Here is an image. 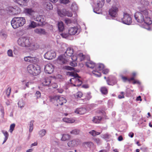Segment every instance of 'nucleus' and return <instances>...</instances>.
Listing matches in <instances>:
<instances>
[{"label": "nucleus", "instance_id": "obj_1", "mask_svg": "<svg viewBox=\"0 0 152 152\" xmlns=\"http://www.w3.org/2000/svg\"><path fill=\"white\" fill-rule=\"evenodd\" d=\"M134 16L136 20L139 23L144 22L148 25L152 23V21L149 15V11L147 9L141 10L140 12H136Z\"/></svg>", "mask_w": 152, "mask_h": 152}, {"label": "nucleus", "instance_id": "obj_2", "mask_svg": "<svg viewBox=\"0 0 152 152\" xmlns=\"http://www.w3.org/2000/svg\"><path fill=\"white\" fill-rule=\"evenodd\" d=\"M26 22L24 17H15L11 21V24L14 28L16 29L23 26L26 23Z\"/></svg>", "mask_w": 152, "mask_h": 152}, {"label": "nucleus", "instance_id": "obj_3", "mask_svg": "<svg viewBox=\"0 0 152 152\" xmlns=\"http://www.w3.org/2000/svg\"><path fill=\"white\" fill-rule=\"evenodd\" d=\"M28 72L30 74L34 76H36L41 72L40 66L37 65L30 64L27 67Z\"/></svg>", "mask_w": 152, "mask_h": 152}, {"label": "nucleus", "instance_id": "obj_4", "mask_svg": "<svg viewBox=\"0 0 152 152\" xmlns=\"http://www.w3.org/2000/svg\"><path fill=\"white\" fill-rule=\"evenodd\" d=\"M69 75L72 77L70 80V81L74 86H79L81 85L82 82L80 79L77 73H75L72 72H69Z\"/></svg>", "mask_w": 152, "mask_h": 152}, {"label": "nucleus", "instance_id": "obj_5", "mask_svg": "<svg viewBox=\"0 0 152 152\" xmlns=\"http://www.w3.org/2000/svg\"><path fill=\"white\" fill-rule=\"evenodd\" d=\"M17 42L18 44L21 47L28 48L30 46L31 40L28 37H22L18 39Z\"/></svg>", "mask_w": 152, "mask_h": 152}, {"label": "nucleus", "instance_id": "obj_6", "mask_svg": "<svg viewBox=\"0 0 152 152\" xmlns=\"http://www.w3.org/2000/svg\"><path fill=\"white\" fill-rule=\"evenodd\" d=\"M118 21L128 25H130L132 22V18L130 15L127 13H124L123 18L119 19Z\"/></svg>", "mask_w": 152, "mask_h": 152}, {"label": "nucleus", "instance_id": "obj_7", "mask_svg": "<svg viewBox=\"0 0 152 152\" xmlns=\"http://www.w3.org/2000/svg\"><path fill=\"white\" fill-rule=\"evenodd\" d=\"M104 3V0H99L97 3V6L98 7H95L93 9L94 12L98 14L102 13L101 8L103 6Z\"/></svg>", "mask_w": 152, "mask_h": 152}, {"label": "nucleus", "instance_id": "obj_8", "mask_svg": "<svg viewBox=\"0 0 152 152\" xmlns=\"http://www.w3.org/2000/svg\"><path fill=\"white\" fill-rule=\"evenodd\" d=\"M104 68V65L102 64H99L96 65L95 68L96 70H94L92 71V73L95 76L97 77H100L101 76V73L98 71L102 70Z\"/></svg>", "mask_w": 152, "mask_h": 152}, {"label": "nucleus", "instance_id": "obj_9", "mask_svg": "<svg viewBox=\"0 0 152 152\" xmlns=\"http://www.w3.org/2000/svg\"><path fill=\"white\" fill-rule=\"evenodd\" d=\"M68 57L64 54L59 56L56 60L57 63L60 64H65L68 61Z\"/></svg>", "mask_w": 152, "mask_h": 152}, {"label": "nucleus", "instance_id": "obj_10", "mask_svg": "<svg viewBox=\"0 0 152 152\" xmlns=\"http://www.w3.org/2000/svg\"><path fill=\"white\" fill-rule=\"evenodd\" d=\"M56 56V52L54 50H51L48 51L44 55V57L45 58L51 60L55 58Z\"/></svg>", "mask_w": 152, "mask_h": 152}, {"label": "nucleus", "instance_id": "obj_11", "mask_svg": "<svg viewBox=\"0 0 152 152\" xmlns=\"http://www.w3.org/2000/svg\"><path fill=\"white\" fill-rule=\"evenodd\" d=\"M118 11V7L115 6L113 5L110 8L109 11V15L112 17H115L117 15V13Z\"/></svg>", "mask_w": 152, "mask_h": 152}, {"label": "nucleus", "instance_id": "obj_12", "mask_svg": "<svg viewBox=\"0 0 152 152\" xmlns=\"http://www.w3.org/2000/svg\"><path fill=\"white\" fill-rule=\"evenodd\" d=\"M54 70L53 66L51 64H48L45 66L44 71L45 72L48 74L52 73Z\"/></svg>", "mask_w": 152, "mask_h": 152}, {"label": "nucleus", "instance_id": "obj_13", "mask_svg": "<svg viewBox=\"0 0 152 152\" xmlns=\"http://www.w3.org/2000/svg\"><path fill=\"white\" fill-rule=\"evenodd\" d=\"M24 60L25 61L27 62L31 63H35L38 61V59L36 57L31 56L25 57L24 58Z\"/></svg>", "mask_w": 152, "mask_h": 152}, {"label": "nucleus", "instance_id": "obj_14", "mask_svg": "<svg viewBox=\"0 0 152 152\" xmlns=\"http://www.w3.org/2000/svg\"><path fill=\"white\" fill-rule=\"evenodd\" d=\"M80 141L79 139H76L69 141L67 144L69 147H74L77 146L80 143Z\"/></svg>", "mask_w": 152, "mask_h": 152}, {"label": "nucleus", "instance_id": "obj_15", "mask_svg": "<svg viewBox=\"0 0 152 152\" xmlns=\"http://www.w3.org/2000/svg\"><path fill=\"white\" fill-rule=\"evenodd\" d=\"M69 34L71 35H75L76 33L79 34L80 32V30L77 27H71L69 29Z\"/></svg>", "mask_w": 152, "mask_h": 152}, {"label": "nucleus", "instance_id": "obj_16", "mask_svg": "<svg viewBox=\"0 0 152 152\" xmlns=\"http://www.w3.org/2000/svg\"><path fill=\"white\" fill-rule=\"evenodd\" d=\"M24 12L27 15L30 16L31 18L34 16V14L35 13V11L31 8L25 9Z\"/></svg>", "mask_w": 152, "mask_h": 152}, {"label": "nucleus", "instance_id": "obj_17", "mask_svg": "<svg viewBox=\"0 0 152 152\" xmlns=\"http://www.w3.org/2000/svg\"><path fill=\"white\" fill-rule=\"evenodd\" d=\"M86 110L84 108H77L75 112L77 114L83 115L86 113Z\"/></svg>", "mask_w": 152, "mask_h": 152}, {"label": "nucleus", "instance_id": "obj_18", "mask_svg": "<svg viewBox=\"0 0 152 152\" xmlns=\"http://www.w3.org/2000/svg\"><path fill=\"white\" fill-rule=\"evenodd\" d=\"M73 48L71 47H68L64 54L66 56H67L68 57H70L73 54Z\"/></svg>", "mask_w": 152, "mask_h": 152}, {"label": "nucleus", "instance_id": "obj_19", "mask_svg": "<svg viewBox=\"0 0 152 152\" xmlns=\"http://www.w3.org/2000/svg\"><path fill=\"white\" fill-rule=\"evenodd\" d=\"M14 1L19 4L22 7L26 5V3L29 0H13Z\"/></svg>", "mask_w": 152, "mask_h": 152}, {"label": "nucleus", "instance_id": "obj_20", "mask_svg": "<svg viewBox=\"0 0 152 152\" xmlns=\"http://www.w3.org/2000/svg\"><path fill=\"white\" fill-rule=\"evenodd\" d=\"M66 100L64 97L59 96L57 100V102L60 105H62L64 104L66 102Z\"/></svg>", "mask_w": 152, "mask_h": 152}, {"label": "nucleus", "instance_id": "obj_21", "mask_svg": "<svg viewBox=\"0 0 152 152\" xmlns=\"http://www.w3.org/2000/svg\"><path fill=\"white\" fill-rule=\"evenodd\" d=\"M52 78L50 77L45 78L42 82V84L44 86H48L51 83Z\"/></svg>", "mask_w": 152, "mask_h": 152}, {"label": "nucleus", "instance_id": "obj_22", "mask_svg": "<svg viewBox=\"0 0 152 152\" xmlns=\"http://www.w3.org/2000/svg\"><path fill=\"white\" fill-rule=\"evenodd\" d=\"M39 45L36 43H32L31 42V44L29 48V49L32 50H35L39 48Z\"/></svg>", "mask_w": 152, "mask_h": 152}, {"label": "nucleus", "instance_id": "obj_23", "mask_svg": "<svg viewBox=\"0 0 152 152\" xmlns=\"http://www.w3.org/2000/svg\"><path fill=\"white\" fill-rule=\"evenodd\" d=\"M35 33L39 34H45L46 33L45 30L41 28H37L34 29Z\"/></svg>", "mask_w": 152, "mask_h": 152}, {"label": "nucleus", "instance_id": "obj_24", "mask_svg": "<svg viewBox=\"0 0 152 152\" xmlns=\"http://www.w3.org/2000/svg\"><path fill=\"white\" fill-rule=\"evenodd\" d=\"M46 133L47 131L46 130L42 129L38 132V134L40 137L42 138L46 135Z\"/></svg>", "mask_w": 152, "mask_h": 152}, {"label": "nucleus", "instance_id": "obj_25", "mask_svg": "<svg viewBox=\"0 0 152 152\" xmlns=\"http://www.w3.org/2000/svg\"><path fill=\"white\" fill-rule=\"evenodd\" d=\"M86 65L87 67L91 68H95L96 64L93 62L89 61L86 63Z\"/></svg>", "mask_w": 152, "mask_h": 152}, {"label": "nucleus", "instance_id": "obj_26", "mask_svg": "<svg viewBox=\"0 0 152 152\" xmlns=\"http://www.w3.org/2000/svg\"><path fill=\"white\" fill-rule=\"evenodd\" d=\"M58 29L60 32L62 31L64 29V26L63 23L60 21L58 22Z\"/></svg>", "mask_w": 152, "mask_h": 152}, {"label": "nucleus", "instance_id": "obj_27", "mask_svg": "<svg viewBox=\"0 0 152 152\" xmlns=\"http://www.w3.org/2000/svg\"><path fill=\"white\" fill-rule=\"evenodd\" d=\"M62 120L64 122L69 123H73L75 121V120L73 119L67 118H64Z\"/></svg>", "mask_w": 152, "mask_h": 152}, {"label": "nucleus", "instance_id": "obj_28", "mask_svg": "<svg viewBox=\"0 0 152 152\" xmlns=\"http://www.w3.org/2000/svg\"><path fill=\"white\" fill-rule=\"evenodd\" d=\"M44 7L47 10H50L53 8L52 5L49 2H46L44 4Z\"/></svg>", "mask_w": 152, "mask_h": 152}, {"label": "nucleus", "instance_id": "obj_29", "mask_svg": "<svg viewBox=\"0 0 152 152\" xmlns=\"http://www.w3.org/2000/svg\"><path fill=\"white\" fill-rule=\"evenodd\" d=\"M1 132L5 137V138H4V141L3 143H2V144H3L7 140L9 137V134L6 131L4 130H2Z\"/></svg>", "mask_w": 152, "mask_h": 152}, {"label": "nucleus", "instance_id": "obj_30", "mask_svg": "<svg viewBox=\"0 0 152 152\" xmlns=\"http://www.w3.org/2000/svg\"><path fill=\"white\" fill-rule=\"evenodd\" d=\"M102 119L101 116H96L93 118L92 121L94 123H99Z\"/></svg>", "mask_w": 152, "mask_h": 152}, {"label": "nucleus", "instance_id": "obj_31", "mask_svg": "<svg viewBox=\"0 0 152 152\" xmlns=\"http://www.w3.org/2000/svg\"><path fill=\"white\" fill-rule=\"evenodd\" d=\"M39 22L41 23L42 25H45L46 24L45 17L43 15H39Z\"/></svg>", "mask_w": 152, "mask_h": 152}, {"label": "nucleus", "instance_id": "obj_32", "mask_svg": "<svg viewBox=\"0 0 152 152\" xmlns=\"http://www.w3.org/2000/svg\"><path fill=\"white\" fill-rule=\"evenodd\" d=\"M9 12L10 15H15L18 13L15 9L13 7L10 8Z\"/></svg>", "mask_w": 152, "mask_h": 152}, {"label": "nucleus", "instance_id": "obj_33", "mask_svg": "<svg viewBox=\"0 0 152 152\" xmlns=\"http://www.w3.org/2000/svg\"><path fill=\"white\" fill-rule=\"evenodd\" d=\"M37 26V24L34 21H31V23L28 26V29L34 28L36 27Z\"/></svg>", "mask_w": 152, "mask_h": 152}, {"label": "nucleus", "instance_id": "obj_34", "mask_svg": "<svg viewBox=\"0 0 152 152\" xmlns=\"http://www.w3.org/2000/svg\"><path fill=\"white\" fill-rule=\"evenodd\" d=\"M70 137V135L68 134H64L62 135V137L61 139L62 141H65L68 140Z\"/></svg>", "mask_w": 152, "mask_h": 152}, {"label": "nucleus", "instance_id": "obj_35", "mask_svg": "<svg viewBox=\"0 0 152 152\" xmlns=\"http://www.w3.org/2000/svg\"><path fill=\"white\" fill-rule=\"evenodd\" d=\"M61 16H67L68 17H71L72 15V13L68 11H66L65 12H63L62 14H60Z\"/></svg>", "mask_w": 152, "mask_h": 152}, {"label": "nucleus", "instance_id": "obj_36", "mask_svg": "<svg viewBox=\"0 0 152 152\" xmlns=\"http://www.w3.org/2000/svg\"><path fill=\"white\" fill-rule=\"evenodd\" d=\"M102 132H96L94 130H92L91 131L89 132V134L92 135L93 136H95L96 135L100 134Z\"/></svg>", "mask_w": 152, "mask_h": 152}, {"label": "nucleus", "instance_id": "obj_37", "mask_svg": "<svg viewBox=\"0 0 152 152\" xmlns=\"http://www.w3.org/2000/svg\"><path fill=\"white\" fill-rule=\"evenodd\" d=\"M71 9L73 11L77 10L78 7L77 5L75 3H73L71 6Z\"/></svg>", "mask_w": 152, "mask_h": 152}, {"label": "nucleus", "instance_id": "obj_38", "mask_svg": "<svg viewBox=\"0 0 152 152\" xmlns=\"http://www.w3.org/2000/svg\"><path fill=\"white\" fill-rule=\"evenodd\" d=\"M18 107L21 108L24 106V103L22 100H20L18 102Z\"/></svg>", "mask_w": 152, "mask_h": 152}, {"label": "nucleus", "instance_id": "obj_39", "mask_svg": "<svg viewBox=\"0 0 152 152\" xmlns=\"http://www.w3.org/2000/svg\"><path fill=\"white\" fill-rule=\"evenodd\" d=\"M58 96H50L49 97L50 99V101L53 102L54 101L56 100L57 102L58 99Z\"/></svg>", "mask_w": 152, "mask_h": 152}, {"label": "nucleus", "instance_id": "obj_40", "mask_svg": "<svg viewBox=\"0 0 152 152\" xmlns=\"http://www.w3.org/2000/svg\"><path fill=\"white\" fill-rule=\"evenodd\" d=\"M83 94L80 91H78L77 93L76 94H75L74 96L75 97L77 98H81L82 97Z\"/></svg>", "mask_w": 152, "mask_h": 152}, {"label": "nucleus", "instance_id": "obj_41", "mask_svg": "<svg viewBox=\"0 0 152 152\" xmlns=\"http://www.w3.org/2000/svg\"><path fill=\"white\" fill-rule=\"evenodd\" d=\"M79 132L80 130L76 129H74L70 132V133L71 134H79Z\"/></svg>", "mask_w": 152, "mask_h": 152}, {"label": "nucleus", "instance_id": "obj_42", "mask_svg": "<svg viewBox=\"0 0 152 152\" xmlns=\"http://www.w3.org/2000/svg\"><path fill=\"white\" fill-rule=\"evenodd\" d=\"M33 124H34V121H31L30 122V125H29V132H31L33 129Z\"/></svg>", "mask_w": 152, "mask_h": 152}, {"label": "nucleus", "instance_id": "obj_43", "mask_svg": "<svg viewBox=\"0 0 152 152\" xmlns=\"http://www.w3.org/2000/svg\"><path fill=\"white\" fill-rule=\"evenodd\" d=\"M11 92V88L9 87L6 91V94L8 97H9L10 95Z\"/></svg>", "mask_w": 152, "mask_h": 152}, {"label": "nucleus", "instance_id": "obj_44", "mask_svg": "<svg viewBox=\"0 0 152 152\" xmlns=\"http://www.w3.org/2000/svg\"><path fill=\"white\" fill-rule=\"evenodd\" d=\"M101 91L103 94H106L107 93V91L106 88L102 87L100 89Z\"/></svg>", "mask_w": 152, "mask_h": 152}, {"label": "nucleus", "instance_id": "obj_45", "mask_svg": "<svg viewBox=\"0 0 152 152\" xmlns=\"http://www.w3.org/2000/svg\"><path fill=\"white\" fill-rule=\"evenodd\" d=\"M101 137L103 139H109L110 137V135L107 133H106L104 134H102Z\"/></svg>", "mask_w": 152, "mask_h": 152}, {"label": "nucleus", "instance_id": "obj_46", "mask_svg": "<svg viewBox=\"0 0 152 152\" xmlns=\"http://www.w3.org/2000/svg\"><path fill=\"white\" fill-rule=\"evenodd\" d=\"M85 56L82 53H80L78 55V59H79L81 61L83 60Z\"/></svg>", "mask_w": 152, "mask_h": 152}, {"label": "nucleus", "instance_id": "obj_47", "mask_svg": "<svg viewBox=\"0 0 152 152\" xmlns=\"http://www.w3.org/2000/svg\"><path fill=\"white\" fill-rule=\"evenodd\" d=\"M15 124H12L10 125L9 131L10 133H12V132L15 127Z\"/></svg>", "mask_w": 152, "mask_h": 152}, {"label": "nucleus", "instance_id": "obj_48", "mask_svg": "<svg viewBox=\"0 0 152 152\" xmlns=\"http://www.w3.org/2000/svg\"><path fill=\"white\" fill-rule=\"evenodd\" d=\"M66 12V10L64 9H63L62 10L58 9L57 10V12L58 15L61 17H63V16H61V15H60V14H62V13H63L64 12Z\"/></svg>", "mask_w": 152, "mask_h": 152}, {"label": "nucleus", "instance_id": "obj_49", "mask_svg": "<svg viewBox=\"0 0 152 152\" xmlns=\"http://www.w3.org/2000/svg\"><path fill=\"white\" fill-rule=\"evenodd\" d=\"M94 140L95 142L98 145H100L102 143L101 140L99 138H94Z\"/></svg>", "mask_w": 152, "mask_h": 152}, {"label": "nucleus", "instance_id": "obj_50", "mask_svg": "<svg viewBox=\"0 0 152 152\" xmlns=\"http://www.w3.org/2000/svg\"><path fill=\"white\" fill-rule=\"evenodd\" d=\"M0 35L4 38H6L7 37L6 33L3 31H1L0 32Z\"/></svg>", "mask_w": 152, "mask_h": 152}, {"label": "nucleus", "instance_id": "obj_51", "mask_svg": "<svg viewBox=\"0 0 152 152\" xmlns=\"http://www.w3.org/2000/svg\"><path fill=\"white\" fill-rule=\"evenodd\" d=\"M7 53L9 56L11 57L13 56V52L12 50H9L7 51Z\"/></svg>", "mask_w": 152, "mask_h": 152}, {"label": "nucleus", "instance_id": "obj_52", "mask_svg": "<svg viewBox=\"0 0 152 152\" xmlns=\"http://www.w3.org/2000/svg\"><path fill=\"white\" fill-rule=\"evenodd\" d=\"M35 96L36 97L37 99H38L41 97V94L39 91H37L35 94Z\"/></svg>", "mask_w": 152, "mask_h": 152}, {"label": "nucleus", "instance_id": "obj_53", "mask_svg": "<svg viewBox=\"0 0 152 152\" xmlns=\"http://www.w3.org/2000/svg\"><path fill=\"white\" fill-rule=\"evenodd\" d=\"M65 23L67 25H69L71 24L72 21L69 18H66L65 19Z\"/></svg>", "mask_w": 152, "mask_h": 152}, {"label": "nucleus", "instance_id": "obj_54", "mask_svg": "<svg viewBox=\"0 0 152 152\" xmlns=\"http://www.w3.org/2000/svg\"><path fill=\"white\" fill-rule=\"evenodd\" d=\"M69 34L68 33H63L61 34V36L63 38H66L69 36Z\"/></svg>", "mask_w": 152, "mask_h": 152}, {"label": "nucleus", "instance_id": "obj_55", "mask_svg": "<svg viewBox=\"0 0 152 152\" xmlns=\"http://www.w3.org/2000/svg\"><path fill=\"white\" fill-rule=\"evenodd\" d=\"M139 4H140L141 5H144L146 4V2L145 0H138Z\"/></svg>", "mask_w": 152, "mask_h": 152}, {"label": "nucleus", "instance_id": "obj_56", "mask_svg": "<svg viewBox=\"0 0 152 152\" xmlns=\"http://www.w3.org/2000/svg\"><path fill=\"white\" fill-rule=\"evenodd\" d=\"M124 92H120V94L118 96V97L119 99H121L124 98Z\"/></svg>", "mask_w": 152, "mask_h": 152}, {"label": "nucleus", "instance_id": "obj_57", "mask_svg": "<svg viewBox=\"0 0 152 152\" xmlns=\"http://www.w3.org/2000/svg\"><path fill=\"white\" fill-rule=\"evenodd\" d=\"M5 12V10L4 9L3 7L0 5V15H3Z\"/></svg>", "mask_w": 152, "mask_h": 152}, {"label": "nucleus", "instance_id": "obj_58", "mask_svg": "<svg viewBox=\"0 0 152 152\" xmlns=\"http://www.w3.org/2000/svg\"><path fill=\"white\" fill-rule=\"evenodd\" d=\"M39 15H37L36 17V18L34 17V16L33 18H32V19H33L34 20L39 22Z\"/></svg>", "mask_w": 152, "mask_h": 152}, {"label": "nucleus", "instance_id": "obj_59", "mask_svg": "<svg viewBox=\"0 0 152 152\" xmlns=\"http://www.w3.org/2000/svg\"><path fill=\"white\" fill-rule=\"evenodd\" d=\"M71 58L73 61H76L78 58V56H76L73 55Z\"/></svg>", "mask_w": 152, "mask_h": 152}, {"label": "nucleus", "instance_id": "obj_60", "mask_svg": "<svg viewBox=\"0 0 152 152\" xmlns=\"http://www.w3.org/2000/svg\"><path fill=\"white\" fill-rule=\"evenodd\" d=\"M50 86L53 88H56L58 87V85L57 83H51Z\"/></svg>", "mask_w": 152, "mask_h": 152}, {"label": "nucleus", "instance_id": "obj_61", "mask_svg": "<svg viewBox=\"0 0 152 152\" xmlns=\"http://www.w3.org/2000/svg\"><path fill=\"white\" fill-rule=\"evenodd\" d=\"M61 3L66 4L68 3L69 0H60Z\"/></svg>", "mask_w": 152, "mask_h": 152}, {"label": "nucleus", "instance_id": "obj_62", "mask_svg": "<svg viewBox=\"0 0 152 152\" xmlns=\"http://www.w3.org/2000/svg\"><path fill=\"white\" fill-rule=\"evenodd\" d=\"M1 111L2 113V117L3 118L4 114V108L3 107H2L1 109Z\"/></svg>", "mask_w": 152, "mask_h": 152}, {"label": "nucleus", "instance_id": "obj_63", "mask_svg": "<svg viewBox=\"0 0 152 152\" xmlns=\"http://www.w3.org/2000/svg\"><path fill=\"white\" fill-rule=\"evenodd\" d=\"M109 72V70L108 69H105L103 70L102 71L103 73L104 74H107Z\"/></svg>", "mask_w": 152, "mask_h": 152}, {"label": "nucleus", "instance_id": "obj_64", "mask_svg": "<svg viewBox=\"0 0 152 152\" xmlns=\"http://www.w3.org/2000/svg\"><path fill=\"white\" fill-rule=\"evenodd\" d=\"M85 145L88 147H89L93 145L92 143L91 142H86L85 143Z\"/></svg>", "mask_w": 152, "mask_h": 152}]
</instances>
